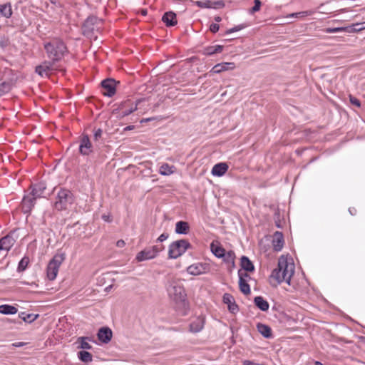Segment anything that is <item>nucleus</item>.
<instances>
[{
	"label": "nucleus",
	"mask_w": 365,
	"mask_h": 365,
	"mask_svg": "<svg viewBox=\"0 0 365 365\" xmlns=\"http://www.w3.org/2000/svg\"><path fill=\"white\" fill-rule=\"evenodd\" d=\"M294 264L287 261L283 256L278 260L277 267L271 274V277L274 279L278 284L285 282L291 284V278L294 274Z\"/></svg>",
	"instance_id": "f257e3e1"
},
{
	"label": "nucleus",
	"mask_w": 365,
	"mask_h": 365,
	"mask_svg": "<svg viewBox=\"0 0 365 365\" xmlns=\"http://www.w3.org/2000/svg\"><path fill=\"white\" fill-rule=\"evenodd\" d=\"M43 47L48 58L52 63L61 61L68 52L66 43L58 38H54L48 42H45Z\"/></svg>",
	"instance_id": "f03ea898"
},
{
	"label": "nucleus",
	"mask_w": 365,
	"mask_h": 365,
	"mask_svg": "<svg viewBox=\"0 0 365 365\" xmlns=\"http://www.w3.org/2000/svg\"><path fill=\"white\" fill-rule=\"evenodd\" d=\"M165 287L169 297L174 302L179 303L185 301L186 294L181 279L175 276H168Z\"/></svg>",
	"instance_id": "7ed1b4c3"
},
{
	"label": "nucleus",
	"mask_w": 365,
	"mask_h": 365,
	"mask_svg": "<svg viewBox=\"0 0 365 365\" xmlns=\"http://www.w3.org/2000/svg\"><path fill=\"white\" fill-rule=\"evenodd\" d=\"M54 191L56 192V195L53 202V208L57 211L70 209L75 201L73 192L64 187L55 188Z\"/></svg>",
	"instance_id": "20e7f679"
},
{
	"label": "nucleus",
	"mask_w": 365,
	"mask_h": 365,
	"mask_svg": "<svg viewBox=\"0 0 365 365\" xmlns=\"http://www.w3.org/2000/svg\"><path fill=\"white\" fill-rule=\"evenodd\" d=\"M143 99H138L135 103L130 100L127 99L121 102L116 108H115L113 113L117 115L119 118H123L138 109V106Z\"/></svg>",
	"instance_id": "39448f33"
},
{
	"label": "nucleus",
	"mask_w": 365,
	"mask_h": 365,
	"mask_svg": "<svg viewBox=\"0 0 365 365\" xmlns=\"http://www.w3.org/2000/svg\"><path fill=\"white\" fill-rule=\"evenodd\" d=\"M65 259V253L58 252L50 260L47 266V277L48 279L54 280L56 278L59 267Z\"/></svg>",
	"instance_id": "423d86ee"
},
{
	"label": "nucleus",
	"mask_w": 365,
	"mask_h": 365,
	"mask_svg": "<svg viewBox=\"0 0 365 365\" xmlns=\"http://www.w3.org/2000/svg\"><path fill=\"white\" fill-rule=\"evenodd\" d=\"M190 247V244L186 240H180L172 242L169 246L168 257L176 259L184 254Z\"/></svg>",
	"instance_id": "0eeeda50"
},
{
	"label": "nucleus",
	"mask_w": 365,
	"mask_h": 365,
	"mask_svg": "<svg viewBox=\"0 0 365 365\" xmlns=\"http://www.w3.org/2000/svg\"><path fill=\"white\" fill-rule=\"evenodd\" d=\"M102 24L101 19L96 16H88L83 25V34L85 36L91 38L94 31L100 29L99 25Z\"/></svg>",
	"instance_id": "6e6552de"
},
{
	"label": "nucleus",
	"mask_w": 365,
	"mask_h": 365,
	"mask_svg": "<svg viewBox=\"0 0 365 365\" xmlns=\"http://www.w3.org/2000/svg\"><path fill=\"white\" fill-rule=\"evenodd\" d=\"M164 250V246L160 245H155L150 247H147L140 252H138L136 255V260L138 262H143L145 260L152 259L156 257L158 254Z\"/></svg>",
	"instance_id": "1a4fd4ad"
},
{
	"label": "nucleus",
	"mask_w": 365,
	"mask_h": 365,
	"mask_svg": "<svg viewBox=\"0 0 365 365\" xmlns=\"http://www.w3.org/2000/svg\"><path fill=\"white\" fill-rule=\"evenodd\" d=\"M116 83L117 82L113 78H107L102 81L103 94L108 97L114 96L116 91Z\"/></svg>",
	"instance_id": "9d476101"
},
{
	"label": "nucleus",
	"mask_w": 365,
	"mask_h": 365,
	"mask_svg": "<svg viewBox=\"0 0 365 365\" xmlns=\"http://www.w3.org/2000/svg\"><path fill=\"white\" fill-rule=\"evenodd\" d=\"M210 266L207 263H195L187 268V272L191 275H200L208 272Z\"/></svg>",
	"instance_id": "9b49d317"
},
{
	"label": "nucleus",
	"mask_w": 365,
	"mask_h": 365,
	"mask_svg": "<svg viewBox=\"0 0 365 365\" xmlns=\"http://www.w3.org/2000/svg\"><path fill=\"white\" fill-rule=\"evenodd\" d=\"M37 198L38 197L34 196L31 192L24 197L21 202V207L24 213H29L31 211Z\"/></svg>",
	"instance_id": "f8f14e48"
},
{
	"label": "nucleus",
	"mask_w": 365,
	"mask_h": 365,
	"mask_svg": "<svg viewBox=\"0 0 365 365\" xmlns=\"http://www.w3.org/2000/svg\"><path fill=\"white\" fill-rule=\"evenodd\" d=\"M79 152L83 155H88L92 152V144L87 135H83L81 138Z\"/></svg>",
	"instance_id": "ddd939ff"
},
{
	"label": "nucleus",
	"mask_w": 365,
	"mask_h": 365,
	"mask_svg": "<svg viewBox=\"0 0 365 365\" xmlns=\"http://www.w3.org/2000/svg\"><path fill=\"white\" fill-rule=\"evenodd\" d=\"M97 336L100 341L108 344L110 341L113 336L112 330L108 327H103L99 329Z\"/></svg>",
	"instance_id": "4468645a"
},
{
	"label": "nucleus",
	"mask_w": 365,
	"mask_h": 365,
	"mask_svg": "<svg viewBox=\"0 0 365 365\" xmlns=\"http://www.w3.org/2000/svg\"><path fill=\"white\" fill-rule=\"evenodd\" d=\"M223 302L227 305L228 310L235 314L239 311L238 305L236 304L233 296L229 293H225L222 297Z\"/></svg>",
	"instance_id": "2eb2a0df"
},
{
	"label": "nucleus",
	"mask_w": 365,
	"mask_h": 365,
	"mask_svg": "<svg viewBox=\"0 0 365 365\" xmlns=\"http://www.w3.org/2000/svg\"><path fill=\"white\" fill-rule=\"evenodd\" d=\"M284 244V237L281 232L277 231L274 233L272 245L273 250L279 252L282 250Z\"/></svg>",
	"instance_id": "dca6fc26"
},
{
	"label": "nucleus",
	"mask_w": 365,
	"mask_h": 365,
	"mask_svg": "<svg viewBox=\"0 0 365 365\" xmlns=\"http://www.w3.org/2000/svg\"><path fill=\"white\" fill-rule=\"evenodd\" d=\"M235 67V63L232 62H224L216 64L210 71L214 73H220L222 71L232 70Z\"/></svg>",
	"instance_id": "f3484780"
},
{
	"label": "nucleus",
	"mask_w": 365,
	"mask_h": 365,
	"mask_svg": "<svg viewBox=\"0 0 365 365\" xmlns=\"http://www.w3.org/2000/svg\"><path fill=\"white\" fill-rule=\"evenodd\" d=\"M46 189V185L44 182H39L31 186V192L34 196L40 198L43 196L44 191Z\"/></svg>",
	"instance_id": "a211bd4d"
},
{
	"label": "nucleus",
	"mask_w": 365,
	"mask_h": 365,
	"mask_svg": "<svg viewBox=\"0 0 365 365\" xmlns=\"http://www.w3.org/2000/svg\"><path fill=\"white\" fill-rule=\"evenodd\" d=\"M205 324V318L202 317H198L193 320L190 324V331L193 333L200 331Z\"/></svg>",
	"instance_id": "6ab92c4d"
},
{
	"label": "nucleus",
	"mask_w": 365,
	"mask_h": 365,
	"mask_svg": "<svg viewBox=\"0 0 365 365\" xmlns=\"http://www.w3.org/2000/svg\"><path fill=\"white\" fill-rule=\"evenodd\" d=\"M228 170V165L225 163H219L215 164L212 169L211 173L214 176L221 177Z\"/></svg>",
	"instance_id": "aec40b11"
},
{
	"label": "nucleus",
	"mask_w": 365,
	"mask_h": 365,
	"mask_svg": "<svg viewBox=\"0 0 365 365\" xmlns=\"http://www.w3.org/2000/svg\"><path fill=\"white\" fill-rule=\"evenodd\" d=\"M162 21L168 27L174 26L178 23L176 14L173 11L165 12L162 17Z\"/></svg>",
	"instance_id": "412c9836"
},
{
	"label": "nucleus",
	"mask_w": 365,
	"mask_h": 365,
	"mask_svg": "<svg viewBox=\"0 0 365 365\" xmlns=\"http://www.w3.org/2000/svg\"><path fill=\"white\" fill-rule=\"evenodd\" d=\"M91 338L88 336H80L76 341V347L79 349H83V351L88 350L92 348V346L88 343L91 341Z\"/></svg>",
	"instance_id": "4be33fe9"
},
{
	"label": "nucleus",
	"mask_w": 365,
	"mask_h": 365,
	"mask_svg": "<svg viewBox=\"0 0 365 365\" xmlns=\"http://www.w3.org/2000/svg\"><path fill=\"white\" fill-rule=\"evenodd\" d=\"M52 61H44L42 64L36 67V72L41 76L48 75V72L52 69Z\"/></svg>",
	"instance_id": "5701e85b"
},
{
	"label": "nucleus",
	"mask_w": 365,
	"mask_h": 365,
	"mask_svg": "<svg viewBox=\"0 0 365 365\" xmlns=\"http://www.w3.org/2000/svg\"><path fill=\"white\" fill-rule=\"evenodd\" d=\"M13 11L10 2L0 4V16L6 19H10L12 16Z\"/></svg>",
	"instance_id": "b1692460"
},
{
	"label": "nucleus",
	"mask_w": 365,
	"mask_h": 365,
	"mask_svg": "<svg viewBox=\"0 0 365 365\" xmlns=\"http://www.w3.org/2000/svg\"><path fill=\"white\" fill-rule=\"evenodd\" d=\"M223 50V46L214 45L206 46L202 50V53L205 56H212L215 53H220Z\"/></svg>",
	"instance_id": "393cba45"
},
{
	"label": "nucleus",
	"mask_w": 365,
	"mask_h": 365,
	"mask_svg": "<svg viewBox=\"0 0 365 365\" xmlns=\"http://www.w3.org/2000/svg\"><path fill=\"white\" fill-rule=\"evenodd\" d=\"M210 250L217 258H222L225 252V250L220 245V243H215V242H212L210 244Z\"/></svg>",
	"instance_id": "a878e982"
},
{
	"label": "nucleus",
	"mask_w": 365,
	"mask_h": 365,
	"mask_svg": "<svg viewBox=\"0 0 365 365\" xmlns=\"http://www.w3.org/2000/svg\"><path fill=\"white\" fill-rule=\"evenodd\" d=\"M257 331L266 339H270L272 336L271 328L264 324L258 323L257 324Z\"/></svg>",
	"instance_id": "bb28decb"
},
{
	"label": "nucleus",
	"mask_w": 365,
	"mask_h": 365,
	"mask_svg": "<svg viewBox=\"0 0 365 365\" xmlns=\"http://www.w3.org/2000/svg\"><path fill=\"white\" fill-rule=\"evenodd\" d=\"M254 302L256 307L263 312H267L269 309V305L268 302L261 296L255 297Z\"/></svg>",
	"instance_id": "cd10ccee"
},
{
	"label": "nucleus",
	"mask_w": 365,
	"mask_h": 365,
	"mask_svg": "<svg viewBox=\"0 0 365 365\" xmlns=\"http://www.w3.org/2000/svg\"><path fill=\"white\" fill-rule=\"evenodd\" d=\"M240 265L245 272H253L255 266L250 259L246 256H242L240 259Z\"/></svg>",
	"instance_id": "c85d7f7f"
},
{
	"label": "nucleus",
	"mask_w": 365,
	"mask_h": 365,
	"mask_svg": "<svg viewBox=\"0 0 365 365\" xmlns=\"http://www.w3.org/2000/svg\"><path fill=\"white\" fill-rule=\"evenodd\" d=\"M190 227L187 222L179 221L175 225V232L180 235H186L189 231Z\"/></svg>",
	"instance_id": "c756f323"
},
{
	"label": "nucleus",
	"mask_w": 365,
	"mask_h": 365,
	"mask_svg": "<svg viewBox=\"0 0 365 365\" xmlns=\"http://www.w3.org/2000/svg\"><path fill=\"white\" fill-rule=\"evenodd\" d=\"M18 312L16 307L10 304H2L0 305V313L5 315L15 314Z\"/></svg>",
	"instance_id": "7c9ffc66"
},
{
	"label": "nucleus",
	"mask_w": 365,
	"mask_h": 365,
	"mask_svg": "<svg viewBox=\"0 0 365 365\" xmlns=\"http://www.w3.org/2000/svg\"><path fill=\"white\" fill-rule=\"evenodd\" d=\"M222 258L226 264L230 266L231 268L235 267V254L233 251L230 250L227 252H225L224 253V256Z\"/></svg>",
	"instance_id": "2f4dec72"
},
{
	"label": "nucleus",
	"mask_w": 365,
	"mask_h": 365,
	"mask_svg": "<svg viewBox=\"0 0 365 365\" xmlns=\"http://www.w3.org/2000/svg\"><path fill=\"white\" fill-rule=\"evenodd\" d=\"M239 287L240 291L245 294H249L250 293V287L248 284L247 279L242 277L239 279Z\"/></svg>",
	"instance_id": "473e14b6"
},
{
	"label": "nucleus",
	"mask_w": 365,
	"mask_h": 365,
	"mask_svg": "<svg viewBox=\"0 0 365 365\" xmlns=\"http://www.w3.org/2000/svg\"><path fill=\"white\" fill-rule=\"evenodd\" d=\"M78 359L84 363H90L93 361V356L87 351H80L78 352Z\"/></svg>",
	"instance_id": "72a5a7b5"
},
{
	"label": "nucleus",
	"mask_w": 365,
	"mask_h": 365,
	"mask_svg": "<svg viewBox=\"0 0 365 365\" xmlns=\"http://www.w3.org/2000/svg\"><path fill=\"white\" fill-rule=\"evenodd\" d=\"M174 166H170L168 163H163L160 168L159 173L162 175H170L174 173Z\"/></svg>",
	"instance_id": "f704fd0d"
},
{
	"label": "nucleus",
	"mask_w": 365,
	"mask_h": 365,
	"mask_svg": "<svg viewBox=\"0 0 365 365\" xmlns=\"http://www.w3.org/2000/svg\"><path fill=\"white\" fill-rule=\"evenodd\" d=\"M19 318H21L24 322L27 323H31L34 322L38 317V314H26L25 312H21L19 314Z\"/></svg>",
	"instance_id": "c9c22d12"
},
{
	"label": "nucleus",
	"mask_w": 365,
	"mask_h": 365,
	"mask_svg": "<svg viewBox=\"0 0 365 365\" xmlns=\"http://www.w3.org/2000/svg\"><path fill=\"white\" fill-rule=\"evenodd\" d=\"M29 258L28 257H24L19 262L17 271L19 272H21L24 271L26 269V267L29 264Z\"/></svg>",
	"instance_id": "e433bc0d"
},
{
	"label": "nucleus",
	"mask_w": 365,
	"mask_h": 365,
	"mask_svg": "<svg viewBox=\"0 0 365 365\" xmlns=\"http://www.w3.org/2000/svg\"><path fill=\"white\" fill-rule=\"evenodd\" d=\"M324 31L327 34L337 33L340 31H350L349 27L326 28Z\"/></svg>",
	"instance_id": "4c0bfd02"
},
{
	"label": "nucleus",
	"mask_w": 365,
	"mask_h": 365,
	"mask_svg": "<svg viewBox=\"0 0 365 365\" xmlns=\"http://www.w3.org/2000/svg\"><path fill=\"white\" fill-rule=\"evenodd\" d=\"M10 84L6 82L0 83V96L8 93L10 91Z\"/></svg>",
	"instance_id": "58836bf2"
},
{
	"label": "nucleus",
	"mask_w": 365,
	"mask_h": 365,
	"mask_svg": "<svg viewBox=\"0 0 365 365\" xmlns=\"http://www.w3.org/2000/svg\"><path fill=\"white\" fill-rule=\"evenodd\" d=\"M197 6H198L200 8H211V2L210 1H196Z\"/></svg>",
	"instance_id": "ea45409f"
},
{
	"label": "nucleus",
	"mask_w": 365,
	"mask_h": 365,
	"mask_svg": "<svg viewBox=\"0 0 365 365\" xmlns=\"http://www.w3.org/2000/svg\"><path fill=\"white\" fill-rule=\"evenodd\" d=\"M254 3H255V5L252 8L251 11H250L252 14H254V13L258 11L260 9V7L262 5V3L259 0H255Z\"/></svg>",
	"instance_id": "a19ab883"
},
{
	"label": "nucleus",
	"mask_w": 365,
	"mask_h": 365,
	"mask_svg": "<svg viewBox=\"0 0 365 365\" xmlns=\"http://www.w3.org/2000/svg\"><path fill=\"white\" fill-rule=\"evenodd\" d=\"M361 25V24H353L351 26H349V30H350L349 32L359 31H361V30L364 29V27H361L360 26Z\"/></svg>",
	"instance_id": "79ce46f5"
},
{
	"label": "nucleus",
	"mask_w": 365,
	"mask_h": 365,
	"mask_svg": "<svg viewBox=\"0 0 365 365\" xmlns=\"http://www.w3.org/2000/svg\"><path fill=\"white\" fill-rule=\"evenodd\" d=\"M349 101L352 105L356 106V107L359 108L361 106L360 101L352 96H349Z\"/></svg>",
	"instance_id": "37998d69"
},
{
	"label": "nucleus",
	"mask_w": 365,
	"mask_h": 365,
	"mask_svg": "<svg viewBox=\"0 0 365 365\" xmlns=\"http://www.w3.org/2000/svg\"><path fill=\"white\" fill-rule=\"evenodd\" d=\"M103 130L101 128H98L94 132V140L95 141H99L102 137Z\"/></svg>",
	"instance_id": "c03bdc74"
},
{
	"label": "nucleus",
	"mask_w": 365,
	"mask_h": 365,
	"mask_svg": "<svg viewBox=\"0 0 365 365\" xmlns=\"http://www.w3.org/2000/svg\"><path fill=\"white\" fill-rule=\"evenodd\" d=\"M312 14V11H308L296 12V18H304L305 16L311 15Z\"/></svg>",
	"instance_id": "a18cd8bd"
},
{
	"label": "nucleus",
	"mask_w": 365,
	"mask_h": 365,
	"mask_svg": "<svg viewBox=\"0 0 365 365\" xmlns=\"http://www.w3.org/2000/svg\"><path fill=\"white\" fill-rule=\"evenodd\" d=\"M319 9H320V13H322V14H331L333 12L332 9H326L324 7V4H322L319 6Z\"/></svg>",
	"instance_id": "49530a36"
},
{
	"label": "nucleus",
	"mask_w": 365,
	"mask_h": 365,
	"mask_svg": "<svg viewBox=\"0 0 365 365\" xmlns=\"http://www.w3.org/2000/svg\"><path fill=\"white\" fill-rule=\"evenodd\" d=\"M244 28V26L243 25H238V26H236L232 29H230L229 30H227L226 31V34H231V33H233V32H236V31H240L241 29H242Z\"/></svg>",
	"instance_id": "de8ad7c7"
},
{
	"label": "nucleus",
	"mask_w": 365,
	"mask_h": 365,
	"mask_svg": "<svg viewBox=\"0 0 365 365\" xmlns=\"http://www.w3.org/2000/svg\"><path fill=\"white\" fill-rule=\"evenodd\" d=\"M220 26L217 24L212 23L210 26V31L212 33H216L219 31Z\"/></svg>",
	"instance_id": "09e8293b"
},
{
	"label": "nucleus",
	"mask_w": 365,
	"mask_h": 365,
	"mask_svg": "<svg viewBox=\"0 0 365 365\" xmlns=\"http://www.w3.org/2000/svg\"><path fill=\"white\" fill-rule=\"evenodd\" d=\"M238 276H239V278L240 277H242V278L246 279L247 280L248 279H250V275L245 271H242V269H240L238 271Z\"/></svg>",
	"instance_id": "8fccbe9b"
},
{
	"label": "nucleus",
	"mask_w": 365,
	"mask_h": 365,
	"mask_svg": "<svg viewBox=\"0 0 365 365\" xmlns=\"http://www.w3.org/2000/svg\"><path fill=\"white\" fill-rule=\"evenodd\" d=\"M169 237V235L168 233H163L161 234L158 238L157 239L158 242H162L165 240H166Z\"/></svg>",
	"instance_id": "3c124183"
},
{
	"label": "nucleus",
	"mask_w": 365,
	"mask_h": 365,
	"mask_svg": "<svg viewBox=\"0 0 365 365\" xmlns=\"http://www.w3.org/2000/svg\"><path fill=\"white\" fill-rule=\"evenodd\" d=\"M125 243L124 240H119L116 242V246L118 247H123L125 246Z\"/></svg>",
	"instance_id": "603ef678"
},
{
	"label": "nucleus",
	"mask_w": 365,
	"mask_h": 365,
	"mask_svg": "<svg viewBox=\"0 0 365 365\" xmlns=\"http://www.w3.org/2000/svg\"><path fill=\"white\" fill-rule=\"evenodd\" d=\"M349 212L351 215H355L356 213V210L354 207H350L349 209Z\"/></svg>",
	"instance_id": "864d4df0"
},
{
	"label": "nucleus",
	"mask_w": 365,
	"mask_h": 365,
	"mask_svg": "<svg viewBox=\"0 0 365 365\" xmlns=\"http://www.w3.org/2000/svg\"><path fill=\"white\" fill-rule=\"evenodd\" d=\"M102 219L106 221V222H110L111 220H110V217L109 215H103L102 216Z\"/></svg>",
	"instance_id": "5fc2aeb1"
},
{
	"label": "nucleus",
	"mask_w": 365,
	"mask_h": 365,
	"mask_svg": "<svg viewBox=\"0 0 365 365\" xmlns=\"http://www.w3.org/2000/svg\"><path fill=\"white\" fill-rule=\"evenodd\" d=\"M24 345H25V343L24 342H16L13 344V346L16 347H21L23 346Z\"/></svg>",
	"instance_id": "6e6d98bb"
},
{
	"label": "nucleus",
	"mask_w": 365,
	"mask_h": 365,
	"mask_svg": "<svg viewBox=\"0 0 365 365\" xmlns=\"http://www.w3.org/2000/svg\"><path fill=\"white\" fill-rule=\"evenodd\" d=\"M214 19L216 22H220L222 21V18L219 16H215Z\"/></svg>",
	"instance_id": "4d7b16f0"
},
{
	"label": "nucleus",
	"mask_w": 365,
	"mask_h": 365,
	"mask_svg": "<svg viewBox=\"0 0 365 365\" xmlns=\"http://www.w3.org/2000/svg\"><path fill=\"white\" fill-rule=\"evenodd\" d=\"M141 14L143 16H146L147 15V10L146 9H142L141 10Z\"/></svg>",
	"instance_id": "13d9d810"
},
{
	"label": "nucleus",
	"mask_w": 365,
	"mask_h": 365,
	"mask_svg": "<svg viewBox=\"0 0 365 365\" xmlns=\"http://www.w3.org/2000/svg\"><path fill=\"white\" fill-rule=\"evenodd\" d=\"M314 365H324L322 362L319 361H315L314 362Z\"/></svg>",
	"instance_id": "bf43d9fd"
},
{
	"label": "nucleus",
	"mask_w": 365,
	"mask_h": 365,
	"mask_svg": "<svg viewBox=\"0 0 365 365\" xmlns=\"http://www.w3.org/2000/svg\"><path fill=\"white\" fill-rule=\"evenodd\" d=\"M290 17H295L296 18V13H292L289 15Z\"/></svg>",
	"instance_id": "052dcab7"
},
{
	"label": "nucleus",
	"mask_w": 365,
	"mask_h": 365,
	"mask_svg": "<svg viewBox=\"0 0 365 365\" xmlns=\"http://www.w3.org/2000/svg\"><path fill=\"white\" fill-rule=\"evenodd\" d=\"M217 4L224 6V4L222 1H218L216 3Z\"/></svg>",
	"instance_id": "680f3d73"
},
{
	"label": "nucleus",
	"mask_w": 365,
	"mask_h": 365,
	"mask_svg": "<svg viewBox=\"0 0 365 365\" xmlns=\"http://www.w3.org/2000/svg\"><path fill=\"white\" fill-rule=\"evenodd\" d=\"M132 127H133V126L129 125V126H128V127H126V128H125V130H131V129H132Z\"/></svg>",
	"instance_id": "e2e57ef3"
},
{
	"label": "nucleus",
	"mask_w": 365,
	"mask_h": 365,
	"mask_svg": "<svg viewBox=\"0 0 365 365\" xmlns=\"http://www.w3.org/2000/svg\"><path fill=\"white\" fill-rule=\"evenodd\" d=\"M52 4H54V0H50Z\"/></svg>",
	"instance_id": "0e129e2a"
}]
</instances>
